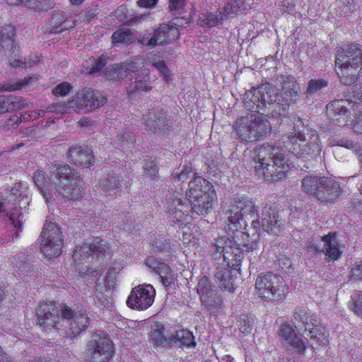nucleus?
I'll return each instance as SVG.
<instances>
[{
    "label": "nucleus",
    "instance_id": "nucleus-1",
    "mask_svg": "<svg viewBox=\"0 0 362 362\" xmlns=\"http://www.w3.org/2000/svg\"><path fill=\"white\" fill-rule=\"evenodd\" d=\"M224 214L225 231L232 243L239 245L234 250L235 255L240 257V250L256 252L260 243V223L258 206L253 199L245 195L231 197Z\"/></svg>",
    "mask_w": 362,
    "mask_h": 362
},
{
    "label": "nucleus",
    "instance_id": "nucleus-2",
    "mask_svg": "<svg viewBox=\"0 0 362 362\" xmlns=\"http://www.w3.org/2000/svg\"><path fill=\"white\" fill-rule=\"evenodd\" d=\"M281 89L266 83L253 93L247 94L244 99L245 108L250 112L274 116L280 115L283 106H289L298 100L300 88L293 75H282L279 78Z\"/></svg>",
    "mask_w": 362,
    "mask_h": 362
},
{
    "label": "nucleus",
    "instance_id": "nucleus-3",
    "mask_svg": "<svg viewBox=\"0 0 362 362\" xmlns=\"http://www.w3.org/2000/svg\"><path fill=\"white\" fill-rule=\"evenodd\" d=\"M293 124V131L288 134L286 141L288 151L304 161L320 158L322 143L317 131L300 117L295 118Z\"/></svg>",
    "mask_w": 362,
    "mask_h": 362
},
{
    "label": "nucleus",
    "instance_id": "nucleus-4",
    "mask_svg": "<svg viewBox=\"0 0 362 362\" xmlns=\"http://www.w3.org/2000/svg\"><path fill=\"white\" fill-rule=\"evenodd\" d=\"M215 254L223 257V268H218L215 278H216L219 287L222 291L233 293L235 290L234 276L240 274V267L244 255H253L255 252H245L243 250L240 257L235 255V248L238 247L232 243L231 239L226 235L218 237L215 240Z\"/></svg>",
    "mask_w": 362,
    "mask_h": 362
},
{
    "label": "nucleus",
    "instance_id": "nucleus-5",
    "mask_svg": "<svg viewBox=\"0 0 362 362\" xmlns=\"http://www.w3.org/2000/svg\"><path fill=\"white\" fill-rule=\"evenodd\" d=\"M255 170L257 176L268 180L282 179L287 176L290 165L279 147L264 144L255 149Z\"/></svg>",
    "mask_w": 362,
    "mask_h": 362
},
{
    "label": "nucleus",
    "instance_id": "nucleus-6",
    "mask_svg": "<svg viewBox=\"0 0 362 362\" xmlns=\"http://www.w3.org/2000/svg\"><path fill=\"white\" fill-rule=\"evenodd\" d=\"M98 257L110 258L112 256V250L106 240L95 237L90 243L81 245H76L72 255L74 267L81 276H97L98 270L90 266L88 259Z\"/></svg>",
    "mask_w": 362,
    "mask_h": 362
},
{
    "label": "nucleus",
    "instance_id": "nucleus-7",
    "mask_svg": "<svg viewBox=\"0 0 362 362\" xmlns=\"http://www.w3.org/2000/svg\"><path fill=\"white\" fill-rule=\"evenodd\" d=\"M336 72L339 81L350 86L357 81L362 69V52L359 45H344L337 51Z\"/></svg>",
    "mask_w": 362,
    "mask_h": 362
},
{
    "label": "nucleus",
    "instance_id": "nucleus-8",
    "mask_svg": "<svg viewBox=\"0 0 362 362\" xmlns=\"http://www.w3.org/2000/svg\"><path fill=\"white\" fill-rule=\"evenodd\" d=\"M232 127L235 139L247 144L264 140L272 132L270 122L255 113L237 117Z\"/></svg>",
    "mask_w": 362,
    "mask_h": 362
},
{
    "label": "nucleus",
    "instance_id": "nucleus-9",
    "mask_svg": "<svg viewBox=\"0 0 362 362\" xmlns=\"http://www.w3.org/2000/svg\"><path fill=\"white\" fill-rule=\"evenodd\" d=\"M53 190L57 197L75 202L83 197V179L78 174L72 172L69 165L52 166Z\"/></svg>",
    "mask_w": 362,
    "mask_h": 362
},
{
    "label": "nucleus",
    "instance_id": "nucleus-10",
    "mask_svg": "<svg viewBox=\"0 0 362 362\" xmlns=\"http://www.w3.org/2000/svg\"><path fill=\"white\" fill-rule=\"evenodd\" d=\"M107 103V98L103 92L91 87H83L80 91L75 93L67 105L52 104L47 107L46 111L64 114L69 107L83 113H90Z\"/></svg>",
    "mask_w": 362,
    "mask_h": 362
},
{
    "label": "nucleus",
    "instance_id": "nucleus-11",
    "mask_svg": "<svg viewBox=\"0 0 362 362\" xmlns=\"http://www.w3.org/2000/svg\"><path fill=\"white\" fill-rule=\"evenodd\" d=\"M186 197L190 203L192 213L199 215L209 214L217 202L213 185L200 176L193 177L189 182Z\"/></svg>",
    "mask_w": 362,
    "mask_h": 362
},
{
    "label": "nucleus",
    "instance_id": "nucleus-12",
    "mask_svg": "<svg viewBox=\"0 0 362 362\" xmlns=\"http://www.w3.org/2000/svg\"><path fill=\"white\" fill-rule=\"evenodd\" d=\"M356 102L349 100H335L326 106L328 118L335 125H351L357 134H362V112H358Z\"/></svg>",
    "mask_w": 362,
    "mask_h": 362
},
{
    "label": "nucleus",
    "instance_id": "nucleus-13",
    "mask_svg": "<svg viewBox=\"0 0 362 362\" xmlns=\"http://www.w3.org/2000/svg\"><path fill=\"white\" fill-rule=\"evenodd\" d=\"M255 287L261 300L276 304L286 300L290 293L286 281L280 276L270 272L259 274L256 278Z\"/></svg>",
    "mask_w": 362,
    "mask_h": 362
},
{
    "label": "nucleus",
    "instance_id": "nucleus-14",
    "mask_svg": "<svg viewBox=\"0 0 362 362\" xmlns=\"http://www.w3.org/2000/svg\"><path fill=\"white\" fill-rule=\"evenodd\" d=\"M303 190L322 202H334L341 194V187L333 178L306 175L301 182Z\"/></svg>",
    "mask_w": 362,
    "mask_h": 362
},
{
    "label": "nucleus",
    "instance_id": "nucleus-15",
    "mask_svg": "<svg viewBox=\"0 0 362 362\" xmlns=\"http://www.w3.org/2000/svg\"><path fill=\"white\" fill-rule=\"evenodd\" d=\"M293 322L302 321L306 332H310L312 346L315 350L328 344V333L316 315H310L305 308H295Z\"/></svg>",
    "mask_w": 362,
    "mask_h": 362
},
{
    "label": "nucleus",
    "instance_id": "nucleus-16",
    "mask_svg": "<svg viewBox=\"0 0 362 362\" xmlns=\"http://www.w3.org/2000/svg\"><path fill=\"white\" fill-rule=\"evenodd\" d=\"M63 245L64 235L60 226L47 221L40 233L41 253L48 259L56 258L62 254Z\"/></svg>",
    "mask_w": 362,
    "mask_h": 362
},
{
    "label": "nucleus",
    "instance_id": "nucleus-17",
    "mask_svg": "<svg viewBox=\"0 0 362 362\" xmlns=\"http://www.w3.org/2000/svg\"><path fill=\"white\" fill-rule=\"evenodd\" d=\"M36 324L44 332L59 330L62 327L63 319L61 308L56 302L45 300L39 303L35 308Z\"/></svg>",
    "mask_w": 362,
    "mask_h": 362
},
{
    "label": "nucleus",
    "instance_id": "nucleus-18",
    "mask_svg": "<svg viewBox=\"0 0 362 362\" xmlns=\"http://www.w3.org/2000/svg\"><path fill=\"white\" fill-rule=\"evenodd\" d=\"M88 356L94 362H109L114 355L112 341L107 334L94 333L91 339L87 342Z\"/></svg>",
    "mask_w": 362,
    "mask_h": 362
},
{
    "label": "nucleus",
    "instance_id": "nucleus-19",
    "mask_svg": "<svg viewBox=\"0 0 362 362\" xmlns=\"http://www.w3.org/2000/svg\"><path fill=\"white\" fill-rule=\"evenodd\" d=\"M180 37V31L177 27L163 24L154 28L152 33H145L139 39V42L149 49L156 45H165L172 43Z\"/></svg>",
    "mask_w": 362,
    "mask_h": 362
},
{
    "label": "nucleus",
    "instance_id": "nucleus-20",
    "mask_svg": "<svg viewBox=\"0 0 362 362\" xmlns=\"http://www.w3.org/2000/svg\"><path fill=\"white\" fill-rule=\"evenodd\" d=\"M165 114L164 108L160 105L154 106L144 113L142 117L144 129L149 133L168 134L173 127V122Z\"/></svg>",
    "mask_w": 362,
    "mask_h": 362
},
{
    "label": "nucleus",
    "instance_id": "nucleus-21",
    "mask_svg": "<svg viewBox=\"0 0 362 362\" xmlns=\"http://www.w3.org/2000/svg\"><path fill=\"white\" fill-rule=\"evenodd\" d=\"M61 313L64 320L69 321L71 337L85 332L90 326V319L88 317V313L85 310H75L67 304H62Z\"/></svg>",
    "mask_w": 362,
    "mask_h": 362
},
{
    "label": "nucleus",
    "instance_id": "nucleus-22",
    "mask_svg": "<svg viewBox=\"0 0 362 362\" xmlns=\"http://www.w3.org/2000/svg\"><path fill=\"white\" fill-rule=\"evenodd\" d=\"M25 191V187L23 183L16 182L11 189H6L5 192L6 195L4 198L10 202L13 210V211L10 212L9 220L17 230H21L23 227V214L21 212V207L19 206V202L23 200Z\"/></svg>",
    "mask_w": 362,
    "mask_h": 362
},
{
    "label": "nucleus",
    "instance_id": "nucleus-23",
    "mask_svg": "<svg viewBox=\"0 0 362 362\" xmlns=\"http://www.w3.org/2000/svg\"><path fill=\"white\" fill-rule=\"evenodd\" d=\"M155 293L151 285H139L132 289L127 304L131 309L143 310L149 308L153 304Z\"/></svg>",
    "mask_w": 362,
    "mask_h": 362
},
{
    "label": "nucleus",
    "instance_id": "nucleus-24",
    "mask_svg": "<svg viewBox=\"0 0 362 362\" xmlns=\"http://www.w3.org/2000/svg\"><path fill=\"white\" fill-rule=\"evenodd\" d=\"M16 31L13 27L0 28V52L3 49L11 48L8 58L10 64L13 67H20L23 62L19 59L21 49L15 42Z\"/></svg>",
    "mask_w": 362,
    "mask_h": 362
},
{
    "label": "nucleus",
    "instance_id": "nucleus-25",
    "mask_svg": "<svg viewBox=\"0 0 362 362\" xmlns=\"http://www.w3.org/2000/svg\"><path fill=\"white\" fill-rule=\"evenodd\" d=\"M168 209V218L174 225L179 227L185 226L191 221L189 211L192 212L190 204L185 201L177 198H170L167 200Z\"/></svg>",
    "mask_w": 362,
    "mask_h": 362
},
{
    "label": "nucleus",
    "instance_id": "nucleus-26",
    "mask_svg": "<svg viewBox=\"0 0 362 362\" xmlns=\"http://www.w3.org/2000/svg\"><path fill=\"white\" fill-rule=\"evenodd\" d=\"M67 157L72 164L80 168H90L95 162L93 149L85 145L70 147Z\"/></svg>",
    "mask_w": 362,
    "mask_h": 362
},
{
    "label": "nucleus",
    "instance_id": "nucleus-27",
    "mask_svg": "<svg viewBox=\"0 0 362 362\" xmlns=\"http://www.w3.org/2000/svg\"><path fill=\"white\" fill-rule=\"evenodd\" d=\"M142 62L139 58H131L119 64H115L106 71L105 75L109 80H122L126 77L128 71L133 73L138 71Z\"/></svg>",
    "mask_w": 362,
    "mask_h": 362
},
{
    "label": "nucleus",
    "instance_id": "nucleus-28",
    "mask_svg": "<svg viewBox=\"0 0 362 362\" xmlns=\"http://www.w3.org/2000/svg\"><path fill=\"white\" fill-rule=\"evenodd\" d=\"M145 264L150 267L156 275L160 276L165 288H168L172 285L174 281V274L170 265L153 257L146 258Z\"/></svg>",
    "mask_w": 362,
    "mask_h": 362
},
{
    "label": "nucleus",
    "instance_id": "nucleus-29",
    "mask_svg": "<svg viewBox=\"0 0 362 362\" xmlns=\"http://www.w3.org/2000/svg\"><path fill=\"white\" fill-rule=\"evenodd\" d=\"M149 245L155 254H160L166 259H171L175 252L170 240L159 233H153L150 236Z\"/></svg>",
    "mask_w": 362,
    "mask_h": 362
},
{
    "label": "nucleus",
    "instance_id": "nucleus-30",
    "mask_svg": "<svg viewBox=\"0 0 362 362\" xmlns=\"http://www.w3.org/2000/svg\"><path fill=\"white\" fill-rule=\"evenodd\" d=\"M280 337L299 354H304L307 345L294 331L288 322L281 324L279 328Z\"/></svg>",
    "mask_w": 362,
    "mask_h": 362
},
{
    "label": "nucleus",
    "instance_id": "nucleus-31",
    "mask_svg": "<svg viewBox=\"0 0 362 362\" xmlns=\"http://www.w3.org/2000/svg\"><path fill=\"white\" fill-rule=\"evenodd\" d=\"M260 227L268 234L277 235L281 232V222L278 212L271 206H265L262 211Z\"/></svg>",
    "mask_w": 362,
    "mask_h": 362
},
{
    "label": "nucleus",
    "instance_id": "nucleus-32",
    "mask_svg": "<svg viewBox=\"0 0 362 362\" xmlns=\"http://www.w3.org/2000/svg\"><path fill=\"white\" fill-rule=\"evenodd\" d=\"M151 75L149 71H141L138 74L136 81L131 83L127 88V95L129 100H132L134 95L141 93H148L152 90L151 83Z\"/></svg>",
    "mask_w": 362,
    "mask_h": 362
},
{
    "label": "nucleus",
    "instance_id": "nucleus-33",
    "mask_svg": "<svg viewBox=\"0 0 362 362\" xmlns=\"http://www.w3.org/2000/svg\"><path fill=\"white\" fill-rule=\"evenodd\" d=\"M33 180L36 186L42 193V196L46 198L48 202V196L53 190L54 183L52 178V168L50 171V177L46 175L42 170H36L33 173Z\"/></svg>",
    "mask_w": 362,
    "mask_h": 362
},
{
    "label": "nucleus",
    "instance_id": "nucleus-34",
    "mask_svg": "<svg viewBox=\"0 0 362 362\" xmlns=\"http://www.w3.org/2000/svg\"><path fill=\"white\" fill-rule=\"evenodd\" d=\"M28 105L26 100L15 95H0V114L23 110Z\"/></svg>",
    "mask_w": 362,
    "mask_h": 362
},
{
    "label": "nucleus",
    "instance_id": "nucleus-35",
    "mask_svg": "<svg viewBox=\"0 0 362 362\" xmlns=\"http://www.w3.org/2000/svg\"><path fill=\"white\" fill-rule=\"evenodd\" d=\"M325 243L323 247L324 254L331 260H337L341 255L339 250V243L337 240V235L334 232H329L322 238Z\"/></svg>",
    "mask_w": 362,
    "mask_h": 362
},
{
    "label": "nucleus",
    "instance_id": "nucleus-36",
    "mask_svg": "<svg viewBox=\"0 0 362 362\" xmlns=\"http://www.w3.org/2000/svg\"><path fill=\"white\" fill-rule=\"evenodd\" d=\"M122 177L112 174L100 180L99 187L108 196L117 195L118 194L120 195V191L122 187Z\"/></svg>",
    "mask_w": 362,
    "mask_h": 362
},
{
    "label": "nucleus",
    "instance_id": "nucleus-37",
    "mask_svg": "<svg viewBox=\"0 0 362 362\" xmlns=\"http://www.w3.org/2000/svg\"><path fill=\"white\" fill-rule=\"evenodd\" d=\"M39 76L25 77L24 79L16 81H8L0 83V92H13L22 90L25 86L31 85L34 82H37Z\"/></svg>",
    "mask_w": 362,
    "mask_h": 362
},
{
    "label": "nucleus",
    "instance_id": "nucleus-38",
    "mask_svg": "<svg viewBox=\"0 0 362 362\" xmlns=\"http://www.w3.org/2000/svg\"><path fill=\"white\" fill-rule=\"evenodd\" d=\"M136 40V36L127 28H119L112 34V45L115 47L132 44Z\"/></svg>",
    "mask_w": 362,
    "mask_h": 362
},
{
    "label": "nucleus",
    "instance_id": "nucleus-39",
    "mask_svg": "<svg viewBox=\"0 0 362 362\" xmlns=\"http://www.w3.org/2000/svg\"><path fill=\"white\" fill-rule=\"evenodd\" d=\"M170 339L171 341L179 342L181 346L187 348L196 346L195 337L189 329H178Z\"/></svg>",
    "mask_w": 362,
    "mask_h": 362
},
{
    "label": "nucleus",
    "instance_id": "nucleus-40",
    "mask_svg": "<svg viewBox=\"0 0 362 362\" xmlns=\"http://www.w3.org/2000/svg\"><path fill=\"white\" fill-rule=\"evenodd\" d=\"M164 332L165 326L163 324H155L151 327L149 338L154 347L164 346L168 343Z\"/></svg>",
    "mask_w": 362,
    "mask_h": 362
},
{
    "label": "nucleus",
    "instance_id": "nucleus-41",
    "mask_svg": "<svg viewBox=\"0 0 362 362\" xmlns=\"http://www.w3.org/2000/svg\"><path fill=\"white\" fill-rule=\"evenodd\" d=\"M328 146L331 147L342 146L353 150L360 157V161L362 162L361 147L358 143H355L347 138H341L340 139H329Z\"/></svg>",
    "mask_w": 362,
    "mask_h": 362
},
{
    "label": "nucleus",
    "instance_id": "nucleus-42",
    "mask_svg": "<svg viewBox=\"0 0 362 362\" xmlns=\"http://www.w3.org/2000/svg\"><path fill=\"white\" fill-rule=\"evenodd\" d=\"M197 292L199 296L201 301H206V298L212 296L211 281L207 276H202L199 278L197 287Z\"/></svg>",
    "mask_w": 362,
    "mask_h": 362
},
{
    "label": "nucleus",
    "instance_id": "nucleus-43",
    "mask_svg": "<svg viewBox=\"0 0 362 362\" xmlns=\"http://www.w3.org/2000/svg\"><path fill=\"white\" fill-rule=\"evenodd\" d=\"M52 26L50 28V33L58 34L64 30H69L75 27V23L72 22L71 25L69 27L64 25L65 18L64 16L60 12H55L52 16Z\"/></svg>",
    "mask_w": 362,
    "mask_h": 362
},
{
    "label": "nucleus",
    "instance_id": "nucleus-44",
    "mask_svg": "<svg viewBox=\"0 0 362 362\" xmlns=\"http://www.w3.org/2000/svg\"><path fill=\"white\" fill-rule=\"evenodd\" d=\"M148 60L149 64L160 71L165 81L168 83L171 81L170 71H169L164 60H157V56L152 53L148 56Z\"/></svg>",
    "mask_w": 362,
    "mask_h": 362
},
{
    "label": "nucleus",
    "instance_id": "nucleus-45",
    "mask_svg": "<svg viewBox=\"0 0 362 362\" xmlns=\"http://www.w3.org/2000/svg\"><path fill=\"white\" fill-rule=\"evenodd\" d=\"M348 306L353 313L362 318V291L356 290L352 293Z\"/></svg>",
    "mask_w": 362,
    "mask_h": 362
},
{
    "label": "nucleus",
    "instance_id": "nucleus-46",
    "mask_svg": "<svg viewBox=\"0 0 362 362\" xmlns=\"http://www.w3.org/2000/svg\"><path fill=\"white\" fill-rule=\"evenodd\" d=\"M117 145L121 147L122 150L129 149L131 146H134L136 141L134 134L131 132H119L117 135Z\"/></svg>",
    "mask_w": 362,
    "mask_h": 362
},
{
    "label": "nucleus",
    "instance_id": "nucleus-47",
    "mask_svg": "<svg viewBox=\"0 0 362 362\" xmlns=\"http://www.w3.org/2000/svg\"><path fill=\"white\" fill-rule=\"evenodd\" d=\"M143 175L150 179H154L159 175V167L157 166L156 160L145 159L143 163Z\"/></svg>",
    "mask_w": 362,
    "mask_h": 362
},
{
    "label": "nucleus",
    "instance_id": "nucleus-48",
    "mask_svg": "<svg viewBox=\"0 0 362 362\" xmlns=\"http://www.w3.org/2000/svg\"><path fill=\"white\" fill-rule=\"evenodd\" d=\"M254 320L248 314H241L237 320V326L240 332L244 334H248L252 332Z\"/></svg>",
    "mask_w": 362,
    "mask_h": 362
},
{
    "label": "nucleus",
    "instance_id": "nucleus-49",
    "mask_svg": "<svg viewBox=\"0 0 362 362\" xmlns=\"http://www.w3.org/2000/svg\"><path fill=\"white\" fill-rule=\"evenodd\" d=\"M22 6L37 11H47L52 6V0H23Z\"/></svg>",
    "mask_w": 362,
    "mask_h": 362
},
{
    "label": "nucleus",
    "instance_id": "nucleus-50",
    "mask_svg": "<svg viewBox=\"0 0 362 362\" xmlns=\"http://www.w3.org/2000/svg\"><path fill=\"white\" fill-rule=\"evenodd\" d=\"M202 303L213 313L219 312L222 309L223 298L221 296L212 295L210 298H206V301H202Z\"/></svg>",
    "mask_w": 362,
    "mask_h": 362
},
{
    "label": "nucleus",
    "instance_id": "nucleus-51",
    "mask_svg": "<svg viewBox=\"0 0 362 362\" xmlns=\"http://www.w3.org/2000/svg\"><path fill=\"white\" fill-rule=\"evenodd\" d=\"M106 66V57L103 54V55H100L99 57H97V59H95L91 66L90 67V69H89V73L90 74H96L98 72H103L102 74L106 77V76L105 75V74L106 73V71L107 70H110V68L109 69H105Z\"/></svg>",
    "mask_w": 362,
    "mask_h": 362
},
{
    "label": "nucleus",
    "instance_id": "nucleus-52",
    "mask_svg": "<svg viewBox=\"0 0 362 362\" xmlns=\"http://www.w3.org/2000/svg\"><path fill=\"white\" fill-rule=\"evenodd\" d=\"M327 81L325 79H311L309 81L308 86L306 88L307 94H313L320 91L322 88L327 86Z\"/></svg>",
    "mask_w": 362,
    "mask_h": 362
},
{
    "label": "nucleus",
    "instance_id": "nucleus-53",
    "mask_svg": "<svg viewBox=\"0 0 362 362\" xmlns=\"http://www.w3.org/2000/svg\"><path fill=\"white\" fill-rule=\"evenodd\" d=\"M71 89L72 86L69 82L62 81L52 90V93L57 97H64L68 95Z\"/></svg>",
    "mask_w": 362,
    "mask_h": 362
},
{
    "label": "nucleus",
    "instance_id": "nucleus-54",
    "mask_svg": "<svg viewBox=\"0 0 362 362\" xmlns=\"http://www.w3.org/2000/svg\"><path fill=\"white\" fill-rule=\"evenodd\" d=\"M295 0H280L277 6L282 13H288L293 14L295 11Z\"/></svg>",
    "mask_w": 362,
    "mask_h": 362
},
{
    "label": "nucleus",
    "instance_id": "nucleus-55",
    "mask_svg": "<svg viewBox=\"0 0 362 362\" xmlns=\"http://www.w3.org/2000/svg\"><path fill=\"white\" fill-rule=\"evenodd\" d=\"M45 113V110H40L38 112H31V114H29L27 115H24L20 117H18L17 115H13L12 118L10 119L11 121L13 122L16 125L18 123H21L23 120L25 119H35L39 117L43 116V115Z\"/></svg>",
    "mask_w": 362,
    "mask_h": 362
},
{
    "label": "nucleus",
    "instance_id": "nucleus-56",
    "mask_svg": "<svg viewBox=\"0 0 362 362\" xmlns=\"http://www.w3.org/2000/svg\"><path fill=\"white\" fill-rule=\"evenodd\" d=\"M350 279L354 281L362 280V260L354 264L351 269Z\"/></svg>",
    "mask_w": 362,
    "mask_h": 362
},
{
    "label": "nucleus",
    "instance_id": "nucleus-57",
    "mask_svg": "<svg viewBox=\"0 0 362 362\" xmlns=\"http://www.w3.org/2000/svg\"><path fill=\"white\" fill-rule=\"evenodd\" d=\"M186 0H168V8L173 15H177L178 11L181 10L185 5Z\"/></svg>",
    "mask_w": 362,
    "mask_h": 362
},
{
    "label": "nucleus",
    "instance_id": "nucleus-58",
    "mask_svg": "<svg viewBox=\"0 0 362 362\" xmlns=\"http://www.w3.org/2000/svg\"><path fill=\"white\" fill-rule=\"evenodd\" d=\"M207 25L209 28L217 26L222 23L223 18L221 16H215L212 13H209L206 16Z\"/></svg>",
    "mask_w": 362,
    "mask_h": 362
},
{
    "label": "nucleus",
    "instance_id": "nucleus-59",
    "mask_svg": "<svg viewBox=\"0 0 362 362\" xmlns=\"http://www.w3.org/2000/svg\"><path fill=\"white\" fill-rule=\"evenodd\" d=\"M276 265L281 269V270L286 268H289L291 265V260L287 257L279 258L276 262Z\"/></svg>",
    "mask_w": 362,
    "mask_h": 362
},
{
    "label": "nucleus",
    "instance_id": "nucleus-60",
    "mask_svg": "<svg viewBox=\"0 0 362 362\" xmlns=\"http://www.w3.org/2000/svg\"><path fill=\"white\" fill-rule=\"evenodd\" d=\"M354 88L355 89L353 90V98L356 100L354 103H356L359 106V103H362V87L356 85ZM351 102L353 103L352 101Z\"/></svg>",
    "mask_w": 362,
    "mask_h": 362
},
{
    "label": "nucleus",
    "instance_id": "nucleus-61",
    "mask_svg": "<svg viewBox=\"0 0 362 362\" xmlns=\"http://www.w3.org/2000/svg\"><path fill=\"white\" fill-rule=\"evenodd\" d=\"M158 3V0H139L138 5L142 8H151Z\"/></svg>",
    "mask_w": 362,
    "mask_h": 362
},
{
    "label": "nucleus",
    "instance_id": "nucleus-62",
    "mask_svg": "<svg viewBox=\"0 0 362 362\" xmlns=\"http://www.w3.org/2000/svg\"><path fill=\"white\" fill-rule=\"evenodd\" d=\"M199 245V238L197 237L195 235L192 236V238L190 239V243L187 244V247L192 250L198 249Z\"/></svg>",
    "mask_w": 362,
    "mask_h": 362
},
{
    "label": "nucleus",
    "instance_id": "nucleus-63",
    "mask_svg": "<svg viewBox=\"0 0 362 362\" xmlns=\"http://www.w3.org/2000/svg\"><path fill=\"white\" fill-rule=\"evenodd\" d=\"M98 15V13L95 9H90L88 10L85 13V18L87 21L90 22L93 19H94Z\"/></svg>",
    "mask_w": 362,
    "mask_h": 362
},
{
    "label": "nucleus",
    "instance_id": "nucleus-64",
    "mask_svg": "<svg viewBox=\"0 0 362 362\" xmlns=\"http://www.w3.org/2000/svg\"><path fill=\"white\" fill-rule=\"evenodd\" d=\"M79 124L81 126H83V127H88V126H91L93 124V120L91 119V118L88 117H86V116H83L82 117L80 120H79Z\"/></svg>",
    "mask_w": 362,
    "mask_h": 362
}]
</instances>
